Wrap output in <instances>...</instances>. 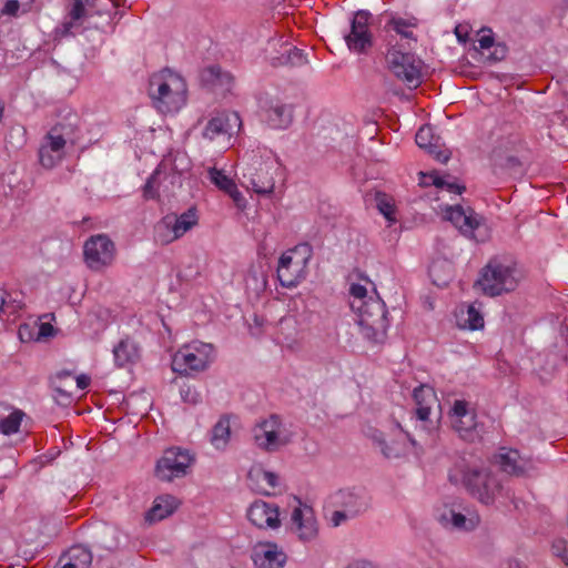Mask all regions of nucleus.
I'll return each mask as SVG.
<instances>
[{"label":"nucleus","mask_w":568,"mask_h":568,"mask_svg":"<svg viewBox=\"0 0 568 568\" xmlns=\"http://www.w3.org/2000/svg\"><path fill=\"white\" fill-rule=\"evenodd\" d=\"M494 458L504 473L523 476L526 471V462L523 460L519 452L516 449L501 448Z\"/></svg>","instance_id":"24"},{"label":"nucleus","mask_w":568,"mask_h":568,"mask_svg":"<svg viewBox=\"0 0 568 568\" xmlns=\"http://www.w3.org/2000/svg\"><path fill=\"white\" fill-rule=\"evenodd\" d=\"M432 404L419 405L416 408V415L419 420H427L430 414Z\"/></svg>","instance_id":"60"},{"label":"nucleus","mask_w":568,"mask_h":568,"mask_svg":"<svg viewBox=\"0 0 568 568\" xmlns=\"http://www.w3.org/2000/svg\"><path fill=\"white\" fill-rule=\"evenodd\" d=\"M265 481L271 488H275L280 484L278 475L274 471L256 469L255 470V481L254 485H251V490L263 496H273L274 494L266 490L261 481Z\"/></svg>","instance_id":"31"},{"label":"nucleus","mask_w":568,"mask_h":568,"mask_svg":"<svg viewBox=\"0 0 568 568\" xmlns=\"http://www.w3.org/2000/svg\"><path fill=\"white\" fill-rule=\"evenodd\" d=\"M97 0H72V7L69 10L67 19L62 22V30L60 36H73V28L81 26L83 22H87L88 26L90 21L85 16V7H93Z\"/></svg>","instance_id":"25"},{"label":"nucleus","mask_w":568,"mask_h":568,"mask_svg":"<svg viewBox=\"0 0 568 568\" xmlns=\"http://www.w3.org/2000/svg\"><path fill=\"white\" fill-rule=\"evenodd\" d=\"M24 413L20 409H14L10 415L0 419V433L3 435L16 434L21 425Z\"/></svg>","instance_id":"39"},{"label":"nucleus","mask_w":568,"mask_h":568,"mask_svg":"<svg viewBox=\"0 0 568 568\" xmlns=\"http://www.w3.org/2000/svg\"><path fill=\"white\" fill-rule=\"evenodd\" d=\"M33 0H0V20L19 17L20 12H26L22 6H29Z\"/></svg>","instance_id":"38"},{"label":"nucleus","mask_w":568,"mask_h":568,"mask_svg":"<svg viewBox=\"0 0 568 568\" xmlns=\"http://www.w3.org/2000/svg\"><path fill=\"white\" fill-rule=\"evenodd\" d=\"M115 244L106 234L90 236L83 245L84 262L94 272L112 265L115 258Z\"/></svg>","instance_id":"7"},{"label":"nucleus","mask_w":568,"mask_h":568,"mask_svg":"<svg viewBox=\"0 0 568 568\" xmlns=\"http://www.w3.org/2000/svg\"><path fill=\"white\" fill-rule=\"evenodd\" d=\"M415 141L420 149L433 155L440 163H446L452 156L450 150L445 146L442 138L436 134L434 126L429 124L419 128Z\"/></svg>","instance_id":"16"},{"label":"nucleus","mask_w":568,"mask_h":568,"mask_svg":"<svg viewBox=\"0 0 568 568\" xmlns=\"http://www.w3.org/2000/svg\"><path fill=\"white\" fill-rule=\"evenodd\" d=\"M230 437V419L223 416L214 425L212 429L211 442L216 448H222L226 445Z\"/></svg>","instance_id":"36"},{"label":"nucleus","mask_w":568,"mask_h":568,"mask_svg":"<svg viewBox=\"0 0 568 568\" xmlns=\"http://www.w3.org/2000/svg\"><path fill=\"white\" fill-rule=\"evenodd\" d=\"M171 73L169 69H164L159 74H153L149 81V95L153 101V105L161 113L178 112L185 103V98L180 92H174L169 83L164 80V73Z\"/></svg>","instance_id":"9"},{"label":"nucleus","mask_w":568,"mask_h":568,"mask_svg":"<svg viewBox=\"0 0 568 568\" xmlns=\"http://www.w3.org/2000/svg\"><path fill=\"white\" fill-rule=\"evenodd\" d=\"M63 560L68 559L78 568H90L92 564V554L89 548L82 545H74L63 555Z\"/></svg>","instance_id":"32"},{"label":"nucleus","mask_w":568,"mask_h":568,"mask_svg":"<svg viewBox=\"0 0 568 568\" xmlns=\"http://www.w3.org/2000/svg\"><path fill=\"white\" fill-rule=\"evenodd\" d=\"M180 395L184 403H189L192 405H195L201 400L200 394L196 392L194 387L191 386L181 387Z\"/></svg>","instance_id":"50"},{"label":"nucleus","mask_w":568,"mask_h":568,"mask_svg":"<svg viewBox=\"0 0 568 568\" xmlns=\"http://www.w3.org/2000/svg\"><path fill=\"white\" fill-rule=\"evenodd\" d=\"M371 438L373 439V442L381 448L386 439L383 435L382 432H379L378 429H373L372 433H371Z\"/></svg>","instance_id":"62"},{"label":"nucleus","mask_w":568,"mask_h":568,"mask_svg":"<svg viewBox=\"0 0 568 568\" xmlns=\"http://www.w3.org/2000/svg\"><path fill=\"white\" fill-rule=\"evenodd\" d=\"M281 422L277 415H271L254 427V442L256 446L267 453H274L285 446L288 440L280 436Z\"/></svg>","instance_id":"12"},{"label":"nucleus","mask_w":568,"mask_h":568,"mask_svg":"<svg viewBox=\"0 0 568 568\" xmlns=\"http://www.w3.org/2000/svg\"><path fill=\"white\" fill-rule=\"evenodd\" d=\"M516 268L514 265L503 264L493 258L480 272L476 284L488 296H498L517 287Z\"/></svg>","instance_id":"3"},{"label":"nucleus","mask_w":568,"mask_h":568,"mask_svg":"<svg viewBox=\"0 0 568 568\" xmlns=\"http://www.w3.org/2000/svg\"><path fill=\"white\" fill-rule=\"evenodd\" d=\"M455 429L459 433L460 437L467 440H473L476 434L477 424L475 422V415L471 414V422L462 417L454 424Z\"/></svg>","instance_id":"41"},{"label":"nucleus","mask_w":568,"mask_h":568,"mask_svg":"<svg viewBox=\"0 0 568 568\" xmlns=\"http://www.w3.org/2000/svg\"><path fill=\"white\" fill-rule=\"evenodd\" d=\"M230 197L233 200L235 206L240 212H244L246 209V199L243 194L237 190L236 184L227 192Z\"/></svg>","instance_id":"51"},{"label":"nucleus","mask_w":568,"mask_h":568,"mask_svg":"<svg viewBox=\"0 0 568 568\" xmlns=\"http://www.w3.org/2000/svg\"><path fill=\"white\" fill-rule=\"evenodd\" d=\"M261 159L258 168H255L256 179L251 180L252 190L260 195H271L275 187L273 173L278 170V163L271 152H266L265 158Z\"/></svg>","instance_id":"17"},{"label":"nucleus","mask_w":568,"mask_h":568,"mask_svg":"<svg viewBox=\"0 0 568 568\" xmlns=\"http://www.w3.org/2000/svg\"><path fill=\"white\" fill-rule=\"evenodd\" d=\"M48 143L42 145V148H48L49 151L61 154L63 156V148L68 143L64 139L61 138V135H58L53 130H50V132L47 135Z\"/></svg>","instance_id":"47"},{"label":"nucleus","mask_w":568,"mask_h":568,"mask_svg":"<svg viewBox=\"0 0 568 568\" xmlns=\"http://www.w3.org/2000/svg\"><path fill=\"white\" fill-rule=\"evenodd\" d=\"M79 118L77 114H69L62 121L58 122L51 130L61 135L67 142L75 143Z\"/></svg>","instance_id":"30"},{"label":"nucleus","mask_w":568,"mask_h":568,"mask_svg":"<svg viewBox=\"0 0 568 568\" xmlns=\"http://www.w3.org/2000/svg\"><path fill=\"white\" fill-rule=\"evenodd\" d=\"M229 122L230 119L223 115L212 118L203 131V136L213 140L220 134L229 133L231 130Z\"/></svg>","instance_id":"34"},{"label":"nucleus","mask_w":568,"mask_h":568,"mask_svg":"<svg viewBox=\"0 0 568 568\" xmlns=\"http://www.w3.org/2000/svg\"><path fill=\"white\" fill-rule=\"evenodd\" d=\"M334 503L348 513V516H358L368 508L364 494L355 490H338L334 495Z\"/></svg>","instance_id":"23"},{"label":"nucleus","mask_w":568,"mask_h":568,"mask_svg":"<svg viewBox=\"0 0 568 568\" xmlns=\"http://www.w3.org/2000/svg\"><path fill=\"white\" fill-rule=\"evenodd\" d=\"M389 70L409 89H415L422 83V60L412 52L403 51L394 45L386 54Z\"/></svg>","instance_id":"4"},{"label":"nucleus","mask_w":568,"mask_h":568,"mask_svg":"<svg viewBox=\"0 0 568 568\" xmlns=\"http://www.w3.org/2000/svg\"><path fill=\"white\" fill-rule=\"evenodd\" d=\"M378 30L389 32L394 30L398 36H412V32L406 31L407 28H415L418 20L415 17L399 18L382 14L377 18Z\"/></svg>","instance_id":"28"},{"label":"nucleus","mask_w":568,"mask_h":568,"mask_svg":"<svg viewBox=\"0 0 568 568\" xmlns=\"http://www.w3.org/2000/svg\"><path fill=\"white\" fill-rule=\"evenodd\" d=\"M552 551L556 556L560 557L564 561L567 560L568 549L567 542L564 539H557L552 542Z\"/></svg>","instance_id":"54"},{"label":"nucleus","mask_w":568,"mask_h":568,"mask_svg":"<svg viewBox=\"0 0 568 568\" xmlns=\"http://www.w3.org/2000/svg\"><path fill=\"white\" fill-rule=\"evenodd\" d=\"M95 542L103 549H114L118 547L119 541L116 538L115 528L104 525L94 532Z\"/></svg>","instance_id":"35"},{"label":"nucleus","mask_w":568,"mask_h":568,"mask_svg":"<svg viewBox=\"0 0 568 568\" xmlns=\"http://www.w3.org/2000/svg\"><path fill=\"white\" fill-rule=\"evenodd\" d=\"M291 520L300 540L307 542L317 537V521L311 507H305L304 509L301 507L294 508Z\"/></svg>","instance_id":"21"},{"label":"nucleus","mask_w":568,"mask_h":568,"mask_svg":"<svg viewBox=\"0 0 568 568\" xmlns=\"http://www.w3.org/2000/svg\"><path fill=\"white\" fill-rule=\"evenodd\" d=\"M199 82L202 89L216 95H225L232 89L233 77L219 64H211L199 71Z\"/></svg>","instance_id":"14"},{"label":"nucleus","mask_w":568,"mask_h":568,"mask_svg":"<svg viewBox=\"0 0 568 568\" xmlns=\"http://www.w3.org/2000/svg\"><path fill=\"white\" fill-rule=\"evenodd\" d=\"M501 166L514 173H517L521 166V163L518 158L511 155L505 159L504 163H501Z\"/></svg>","instance_id":"57"},{"label":"nucleus","mask_w":568,"mask_h":568,"mask_svg":"<svg viewBox=\"0 0 568 568\" xmlns=\"http://www.w3.org/2000/svg\"><path fill=\"white\" fill-rule=\"evenodd\" d=\"M278 507L263 500L251 501V525L277 529L281 526Z\"/></svg>","instance_id":"22"},{"label":"nucleus","mask_w":568,"mask_h":568,"mask_svg":"<svg viewBox=\"0 0 568 568\" xmlns=\"http://www.w3.org/2000/svg\"><path fill=\"white\" fill-rule=\"evenodd\" d=\"M458 43L468 48L469 54L477 62L496 63L506 58L508 47L498 38H456Z\"/></svg>","instance_id":"10"},{"label":"nucleus","mask_w":568,"mask_h":568,"mask_svg":"<svg viewBox=\"0 0 568 568\" xmlns=\"http://www.w3.org/2000/svg\"><path fill=\"white\" fill-rule=\"evenodd\" d=\"M462 484L468 494L484 505H490L500 494L503 486L493 471L484 465H457Z\"/></svg>","instance_id":"2"},{"label":"nucleus","mask_w":568,"mask_h":568,"mask_svg":"<svg viewBox=\"0 0 568 568\" xmlns=\"http://www.w3.org/2000/svg\"><path fill=\"white\" fill-rule=\"evenodd\" d=\"M214 359V347L211 344H201L200 347L191 349L184 347L173 358V369L178 372H202L205 371Z\"/></svg>","instance_id":"11"},{"label":"nucleus","mask_w":568,"mask_h":568,"mask_svg":"<svg viewBox=\"0 0 568 568\" xmlns=\"http://www.w3.org/2000/svg\"><path fill=\"white\" fill-rule=\"evenodd\" d=\"M265 322L264 317L254 315V326L251 324V335H260Z\"/></svg>","instance_id":"58"},{"label":"nucleus","mask_w":568,"mask_h":568,"mask_svg":"<svg viewBox=\"0 0 568 568\" xmlns=\"http://www.w3.org/2000/svg\"><path fill=\"white\" fill-rule=\"evenodd\" d=\"M193 462L194 457L187 449L170 447L156 462L154 475L162 481H172L174 478L186 476Z\"/></svg>","instance_id":"6"},{"label":"nucleus","mask_w":568,"mask_h":568,"mask_svg":"<svg viewBox=\"0 0 568 568\" xmlns=\"http://www.w3.org/2000/svg\"><path fill=\"white\" fill-rule=\"evenodd\" d=\"M439 523L450 529L459 531H471L480 523V517L476 511L464 508L445 507L438 516Z\"/></svg>","instance_id":"15"},{"label":"nucleus","mask_w":568,"mask_h":568,"mask_svg":"<svg viewBox=\"0 0 568 568\" xmlns=\"http://www.w3.org/2000/svg\"><path fill=\"white\" fill-rule=\"evenodd\" d=\"M426 176L430 178L432 182H425L427 185H435L438 189H446L450 193L462 194L466 186L463 184H458L456 180H450L452 176L449 174L439 175L437 172L433 171L428 173Z\"/></svg>","instance_id":"33"},{"label":"nucleus","mask_w":568,"mask_h":568,"mask_svg":"<svg viewBox=\"0 0 568 568\" xmlns=\"http://www.w3.org/2000/svg\"><path fill=\"white\" fill-rule=\"evenodd\" d=\"M364 337L373 343H383L386 337L388 324L371 321L367 324H358Z\"/></svg>","instance_id":"37"},{"label":"nucleus","mask_w":568,"mask_h":568,"mask_svg":"<svg viewBox=\"0 0 568 568\" xmlns=\"http://www.w3.org/2000/svg\"><path fill=\"white\" fill-rule=\"evenodd\" d=\"M312 256V246L302 243L282 254L278 261L277 278L282 286L294 287L303 278V268Z\"/></svg>","instance_id":"5"},{"label":"nucleus","mask_w":568,"mask_h":568,"mask_svg":"<svg viewBox=\"0 0 568 568\" xmlns=\"http://www.w3.org/2000/svg\"><path fill=\"white\" fill-rule=\"evenodd\" d=\"M440 266H442V263H433V264L430 265V267H429V271H428V272H429L430 277H433V282H434V284H436L437 286H445V285L447 284V281H442V282H439V281H437V280H436V277H435V276H436V273H437V271L440 268Z\"/></svg>","instance_id":"61"},{"label":"nucleus","mask_w":568,"mask_h":568,"mask_svg":"<svg viewBox=\"0 0 568 568\" xmlns=\"http://www.w3.org/2000/svg\"><path fill=\"white\" fill-rule=\"evenodd\" d=\"M255 568H283L287 555L273 541L257 542L252 557Z\"/></svg>","instance_id":"18"},{"label":"nucleus","mask_w":568,"mask_h":568,"mask_svg":"<svg viewBox=\"0 0 568 568\" xmlns=\"http://www.w3.org/2000/svg\"><path fill=\"white\" fill-rule=\"evenodd\" d=\"M378 27L377 20H372L368 11L359 10L354 14L351 23V32L347 36H372L369 27ZM377 31L378 28H376Z\"/></svg>","instance_id":"29"},{"label":"nucleus","mask_w":568,"mask_h":568,"mask_svg":"<svg viewBox=\"0 0 568 568\" xmlns=\"http://www.w3.org/2000/svg\"><path fill=\"white\" fill-rule=\"evenodd\" d=\"M381 453L387 459L400 458L406 453L405 444L399 440L385 442L381 447Z\"/></svg>","instance_id":"43"},{"label":"nucleus","mask_w":568,"mask_h":568,"mask_svg":"<svg viewBox=\"0 0 568 568\" xmlns=\"http://www.w3.org/2000/svg\"><path fill=\"white\" fill-rule=\"evenodd\" d=\"M466 314L467 318L465 320V327L469 328L470 331H476L484 327V317L479 311L475 308L474 305L467 306Z\"/></svg>","instance_id":"46"},{"label":"nucleus","mask_w":568,"mask_h":568,"mask_svg":"<svg viewBox=\"0 0 568 568\" xmlns=\"http://www.w3.org/2000/svg\"><path fill=\"white\" fill-rule=\"evenodd\" d=\"M501 568H526V567L523 566L521 562L516 559H508L501 565Z\"/></svg>","instance_id":"64"},{"label":"nucleus","mask_w":568,"mask_h":568,"mask_svg":"<svg viewBox=\"0 0 568 568\" xmlns=\"http://www.w3.org/2000/svg\"><path fill=\"white\" fill-rule=\"evenodd\" d=\"M351 307L358 313V324H367L371 321L388 324V312L385 303L379 297H369L368 301H362L358 305H356V302H352Z\"/></svg>","instance_id":"20"},{"label":"nucleus","mask_w":568,"mask_h":568,"mask_svg":"<svg viewBox=\"0 0 568 568\" xmlns=\"http://www.w3.org/2000/svg\"><path fill=\"white\" fill-rule=\"evenodd\" d=\"M55 333V328L50 323H41L39 326L38 339L53 337Z\"/></svg>","instance_id":"56"},{"label":"nucleus","mask_w":568,"mask_h":568,"mask_svg":"<svg viewBox=\"0 0 568 568\" xmlns=\"http://www.w3.org/2000/svg\"><path fill=\"white\" fill-rule=\"evenodd\" d=\"M445 217L450 221L465 236L476 240L475 231L480 226L481 217L473 210L462 205L447 206Z\"/></svg>","instance_id":"19"},{"label":"nucleus","mask_w":568,"mask_h":568,"mask_svg":"<svg viewBox=\"0 0 568 568\" xmlns=\"http://www.w3.org/2000/svg\"><path fill=\"white\" fill-rule=\"evenodd\" d=\"M197 224L196 209L191 206L181 215L168 214L158 223L155 230L160 234L162 230L169 232V235L163 237L161 241L170 243L179 237L183 236L194 225Z\"/></svg>","instance_id":"13"},{"label":"nucleus","mask_w":568,"mask_h":568,"mask_svg":"<svg viewBox=\"0 0 568 568\" xmlns=\"http://www.w3.org/2000/svg\"><path fill=\"white\" fill-rule=\"evenodd\" d=\"M182 186V173L166 160L160 162L154 172L149 176L143 186V197L145 200H159L160 187L163 192L173 193L175 187Z\"/></svg>","instance_id":"8"},{"label":"nucleus","mask_w":568,"mask_h":568,"mask_svg":"<svg viewBox=\"0 0 568 568\" xmlns=\"http://www.w3.org/2000/svg\"><path fill=\"white\" fill-rule=\"evenodd\" d=\"M347 568H375L372 561L358 560L347 566Z\"/></svg>","instance_id":"63"},{"label":"nucleus","mask_w":568,"mask_h":568,"mask_svg":"<svg viewBox=\"0 0 568 568\" xmlns=\"http://www.w3.org/2000/svg\"><path fill=\"white\" fill-rule=\"evenodd\" d=\"M62 160L61 154H55L49 151L48 148H40L39 150V161L41 165L45 169H52Z\"/></svg>","instance_id":"48"},{"label":"nucleus","mask_w":568,"mask_h":568,"mask_svg":"<svg viewBox=\"0 0 568 568\" xmlns=\"http://www.w3.org/2000/svg\"><path fill=\"white\" fill-rule=\"evenodd\" d=\"M113 356L118 367H125L139 359V347L133 339L125 337L113 347Z\"/></svg>","instance_id":"26"},{"label":"nucleus","mask_w":568,"mask_h":568,"mask_svg":"<svg viewBox=\"0 0 568 568\" xmlns=\"http://www.w3.org/2000/svg\"><path fill=\"white\" fill-rule=\"evenodd\" d=\"M256 120L272 131H286L295 122L296 106L268 91H257L254 95Z\"/></svg>","instance_id":"1"},{"label":"nucleus","mask_w":568,"mask_h":568,"mask_svg":"<svg viewBox=\"0 0 568 568\" xmlns=\"http://www.w3.org/2000/svg\"><path fill=\"white\" fill-rule=\"evenodd\" d=\"M413 397L417 406L433 404L436 400L433 388L426 385L416 387L413 390Z\"/></svg>","instance_id":"45"},{"label":"nucleus","mask_w":568,"mask_h":568,"mask_svg":"<svg viewBox=\"0 0 568 568\" xmlns=\"http://www.w3.org/2000/svg\"><path fill=\"white\" fill-rule=\"evenodd\" d=\"M178 506L179 501L174 496H160L154 500L152 508L145 514V520L150 524L162 520L172 515Z\"/></svg>","instance_id":"27"},{"label":"nucleus","mask_w":568,"mask_h":568,"mask_svg":"<svg viewBox=\"0 0 568 568\" xmlns=\"http://www.w3.org/2000/svg\"><path fill=\"white\" fill-rule=\"evenodd\" d=\"M347 49L355 53H366L373 47V38H343Z\"/></svg>","instance_id":"44"},{"label":"nucleus","mask_w":568,"mask_h":568,"mask_svg":"<svg viewBox=\"0 0 568 568\" xmlns=\"http://www.w3.org/2000/svg\"><path fill=\"white\" fill-rule=\"evenodd\" d=\"M349 294L354 297L353 302H356V305L362 301H367V290L362 284L353 283L349 287Z\"/></svg>","instance_id":"52"},{"label":"nucleus","mask_w":568,"mask_h":568,"mask_svg":"<svg viewBox=\"0 0 568 568\" xmlns=\"http://www.w3.org/2000/svg\"><path fill=\"white\" fill-rule=\"evenodd\" d=\"M285 57V63L291 65H302L307 62L303 50L297 49L296 47L290 48L282 54V58Z\"/></svg>","instance_id":"49"},{"label":"nucleus","mask_w":568,"mask_h":568,"mask_svg":"<svg viewBox=\"0 0 568 568\" xmlns=\"http://www.w3.org/2000/svg\"><path fill=\"white\" fill-rule=\"evenodd\" d=\"M375 201L376 207L385 216V219L389 222H395L396 219L394 216V204L392 203L387 194L383 192H376Z\"/></svg>","instance_id":"42"},{"label":"nucleus","mask_w":568,"mask_h":568,"mask_svg":"<svg viewBox=\"0 0 568 568\" xmlns=\"http://www.w3.org/2000/svg\"><path fill=\"white\" fill-rule=\"evenodd\" d=\"M473 31V27L469 23L464 22L454 28V36H469Z\"/></svg>","instance_id":"59"},{"label":"nucleus","mask_w":568,"mask_h":568,"mask_svg":"<svg viewBox=\"0 0 568 568\" xmlns=\"http://www.w3.org/2000/svg\"><path fill=\"white\" fill-rule=\"evenodd\" d=\"M207 179L211 183H213L216 187L227 193L234 185V181L224 174L222 170H217L216 168H210L207 170Z\"/></svg>","instance_id":"40"},{"label":"nucleus","mask_w":568,"mask_h":568,"mask_svg":"<svg viewBox=\"0 0 568 568\" xmlns=\"http://www.w3.org/2000/svg\"><path fill=\"white\" fill-rule=\"evenodd\" d=\"M351 518H355V517L348 516V513L342 508L339 510L333 511L332 517H331V523L334 527H338L341 524H343L344 521H346Z\"/></svg>","instance_id":"55"},{"label":"nucleus","mask_w":568,"mask_h":568,"mask_svg":"<svg viewBox=\"0 0 568 568\" xmlns=\"http://www.w3.org/2000/svg\"><path fill=\"white\" fill-rule=\"evenodd\" d=\"M453 413L458 419L462 417H466V419H469V422H471L473 413L468 412L467 404L464 400H456L454 403Z\"/></svg>","instance_id":"53"}]
</instances>
